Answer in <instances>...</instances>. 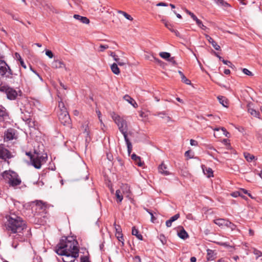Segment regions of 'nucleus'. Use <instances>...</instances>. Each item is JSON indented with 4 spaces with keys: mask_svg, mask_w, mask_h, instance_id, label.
<instances>
[{
    "mask_svg": "<svg viewBox=\"0 0 262 262\" xmlns=\"http://www.w3.org/2000/svg\"><path fill=\"white\" fill-rule=\"evenodd\" d=\"M172 32L174 33L177 36L180 37V34L177 30L173 29V31H172Z\"/></svg>",
    "mask_w": 262,
    "mask_h": 262,
    "instance_id": "obj_62",
    "label": "nucleus"
},
{
    "mask_svg": "<svg viewBox=\"0 0 262 262\" xmlns=\"http://www.w3.org/2000/svg\"><path fill=\"white\" fill-rule=\"evenodd\" d=\"M30 69L41 80H42V78L40 76V75L38 74V73H37L35 71H34L31 67H30Z\"/></svg>",
    "mask_w": 262,
    "mask_h": 262,
    "instance_id": "obj_59",
    "label": "nucleus"
},
{
    "mask_svg": "<svg viewBox=\"0 0 262 262\" xmlns=\"http://www.w3.org/2000/svg\"><path fill=\"white\" fill-rule=\"evenodd\" d=\"M222 62L225 64L227 65L228 67H229L232 69L235 68V66L230 61L222 59Z\"/></svg>",
    "mask_w": 262,
    "mask_h": 262,
    "instance_id": "obj_40",
    "label": "nucleus"
},
{
    "mask_svg": "<svg viewBox=\"0 0 262 262\" xmlns=\"http://www.w3.org/2000/svg\"><path fill=\"white\" fill-rule=\"evenodd\" d=\"M206 38L210 43L216 50H220L221 47L217 43L208 35H205Z\"/></svg>",
    "mask_w": 262,
    "mask_h": 262,
    "instance_id": "obj_17",
    "label": "nucleus"
},
{
    "mask_svg": "<svg viewBox=\"0 0 262 262\" xmlns=\"http://www.w3.org/2000/svg\"><path fill=\"white\" fill-rule=\"evenodd\" d=\"M14 139H16L15 130L13 128L7 129L5 133L4 139L10 141Z\"/></svg>",
    "mask_w": 262,
    "mask_h": 262,
    "instance_id": "obj_11",
    "label": "nucleus"
},
{
    "mask_svg": "<svg viewBox=\"0 0 262 262\" xmlns=\"http://www.w3.org/2000/svg\"><path fill=\"white\" fill-rule=\"evenodd\" d=\"M132 233L133 235L136 236L138 239L140 240H143L142 235L141 234L139 233L138 230L136 229L135 227H133L132 228Z\"/></svg>",
    "mask_w": 262,
    "mask_h": 262,
    "instance_id": "obj_25",
    "label": "nucleus"
},
{
    "mask_svg": "<svg viewBox=\"0 0 262 262\" xmlns=\"http://www.w3.org/2000/svg\"><path fill=\"white\" fill-rule=\"evenodd\" d=\"M157 6H167L168 4L163 2H160L157 4Z\"/></svg>",
    "mask_w": 262,
    "mask_h": 262,
    "instance_id": "obj_60",
    "label": "nucleus"
},
{
    "mask_svg": "<svg viewBox=\"0 0 262 262\" xmlns=\"http://www.w3.org/2000/svg\"><path fill=\"white\" fill-rule=\"evenodd\" d=\"M26 155L29 157L31 164L36 169H40L41 165L47 161V154L35 150L33 154L27 152Z\"/></svg>",
    "mask_w": 262,
    "mask_h": 262,
    "instance_id": "obj_3",
    "label": "nucleus"
},
{
    "mask_svg": "<svg viewBox=\"0 0 262 262\" xmlns=\"http://www.w3.org/2000/svg\"><path fill=\"white\" fill-rule=\"evenodd\" d=\"M81 262H90L88 258L86 256H83L81 257Z\"/></svg>",
    "mask_w": 262,
    "mask_h": 262,
    "instance_id": "obj_55",
    "label": "nucleus"
},
{
    "mask_svg": "<svg viewBox=\"0 0 262 262\" xmlns=\"http://www.w3.org/2000/svg\"><path fill=\"white\" fill-rule=\"evenodd\" d=\"M178 73H179V74L181 76V80L183 82L185 83L186 84H191L190 80L188 79L181 71H179L178 72Z\"/></svg>",
    "mask_w": 262,
    "mask_h": 262,
    "instance_id": "obj_27",
    "label": "nucleus"
},
{
    "mask_svg": "<svg viewBox=\"0 0 262 262\" xmlns=\"http://www.w3.org/2000/svg\"><path fill=\"white\" fill-rule=\"evenodd\" d=\"M116 196L118 200L117 201L121 202L123 200V195L120 189H118L116 191Z\"/></svg>",
    "mask_w": 262,
    "mask_h": 262,
    "instance_id": "obj_33",
    "label": "nucleus"
},
{
    "mask_svg": "<svg viewBox=\"0 0 262 262\" xmlns=\"http://www.w3.org/2000/svg\"><path fill=\"white\" fill-rule=\"evenodd\" d=\"M254 254L257 255V257L262 256V252L257 250H254Z\"/></svg>",
    "mask_w": 262,
    "mask_h": 262,
    "instance_id": "obj_50",
    "label": "nucleus"
},
{
    "mask_svg": "<svg viewBox=\"0 0 262 262\" xmlns=\"http://www.w3.org/2000/svg\"><path fill=\"white\" fill-rule=\"evenodd\" d=\"M23 120H25L27 123H29L31 121V119L29 118L25 117V119L23 118Z\"/></svg>",
    "mask_w": 262,
    "mask_h": 262,
    "instance_id": "obj_64",
    "label": "nucleus"
},
{
    "mask_svg": "<svg viewBox=\"0 0 262 262\" xmlns=\"http://www.w3.org/2000/svg\"><path fill=\"white\" fill-rule=\"evenodd\" d=\"M158 171L162 174L164 176H168L170 174V172L168 171L167 166L162 162L158 167Z\"/></svg>",
    "mask_w": 262,
    "mask_h": 262,
    "instance_id": "obj_13",
    "label": "nucleus"
},
{
    "mask_svg": "<svg viewBox=\"0 0 262 262\" xmlns=\"http://www.w3.org/2000/svg\"><path fill=\"white\" fill-rule=\"evenodd\" d=\"M241 192L239 190L238 191H236V192H233L232 194V195L233 196V197H237V196L238 195H241Z\"/></svg>",
    "mask_w": 262,
    "mask_h": 262,
    "instance_id": "obj_57",
    "label": "nucleus"
},
{
    "mask_svg": "<svg viewBox=\"0 0 262 262\" xmlns=\"http://www.w3.org/2000/svg\"><path fill=\"white\" fill-rule=\"evenodd\" d=\"M124 16L127 19H128L129 20H132L133 19V17L129 14H128L127 13H124Z\"/></svg>",
    "mask_w": 262,
    "mask_h": 262,
    "instance_id": "obj_54",
    "label": "nucleus"
},
{
    "mask_svg": "<svg viewBox=\"0 0 262 262\" xmlns=\"http://www.w3.org/2000/svg\"><path fill=\"white\" fill-rule=\"evenodd\" d=\"M178 235L180 238L183 239H185L188 237V234L187 232L185 230V229L182 227H181L180 230L179 231H178Z\"/></svg>",
    "mask_w": 262,
    "mask_h": 262,
    "instance_id": "obj_21",
    "label": "nucleus"
},
{
    "mask_svg": "<svg viewBox=\"0 0 262 262\" xmlns=\"http://www.w3.org/2000/svg\"><path fill=\"white\" fill-rule=\"evenodd\" d=\"M161 21L169 30L171 32L173 31V25L171 24L164 19H162Z\"/></svg>",
    "mask_w": 262,
    "mask_h": 262,
    "instance_id": "obj_29",
    "label": "nucleus"
},
{
    "mask_svg": "<svg viewBox=\"0 0 262 262\" xmlns=\"http://www.w3.org/2000/svg\"><path fill=\"white\" fill-rule=\"evenodd\" d=\"M111 69L112 71L115 74L118 75L120 74V70L117 63H114L113 64H112V66H111Z\"/></svg>",
    "mask_w": 262,
    "mask_h": 262,
    "instance_id": "obj_26",
    "label": "nucleus"
},
{
    "mask_svg": "<svg viewBox=\"0 0 262 262\" xmlns=\"http://www.w3.org/2000/svg\"><path fill=\"white\" fill-rule=\"evenodd\" d=\"M36 205L40 207V209H43L46 208V203H43L41 201H37L36 202Z\"/></svg>",
    "mask_w": 262,
    "mask_h": 262,
    "instance_id": "obj_38",
    "label": "nucleus"
},
{
    "mask_svg": "<svg viewBox=\"0 0 262 262\" xmlns=\"http://www.w3.org/2000/svg\"><path fill=\"white\" fill-rule=\"evenodd\" d=\"M168 61L171 62L173 64H176V62L173 57H170L168 59Z\"/></svg>",
    "mask_w": 262,
    "mask_h": 262,
    "instance_id": "obj_56",
    "label": "nucleus"
},
{
    "mask_svg": "<svg viewBox=\"0 0 262 262\" xmlns=\"http://www.w3.org/2000/svg\"><path fill=\"white\" fill-rule=\"evenodd\" d=\"M73 17L76 19L80 21V22L83 24H88L90 23L89 19L86 17L82 16L78 14L74 15Z\"/></svg>",
    "mask_w": 262,
    "mask_h": 262,
    "instance_id": "obj_19",
    "label": "nucleus"
},
{
    "mask_svg": "<svg viewBox=\"0 0 262 262\" xmlns=\"http://www.w3.org/2000/svg\"><path fill=\"white\" fill-rule=\"evenodd\" d=\"M214 258V252L212 250L208 249L207 250V259L212 260Z\"/></svg>",
    "mask_w": 262,
    "mask_h": 262,
    "instance_id": "obj_34",
    "label": "nucleus"
},
{
    "mask_svg": "<svg viewBox=\"0 0 262 262\" xmlns=\"http://www.w3.org/2000/svg\"><path fill=\"white\" fill-rule=\"evenodd\" d=\"M213 222L219 227H226L228 220L224 219H217L213 220Z\"/></svg>",
    "mask_w": 262,
    "mask_h": 262,
    "instance_id": "obj_16",
    "label": "nucleus"
},
{
    "mask_svg": "<svg viewBox=\"0 0 262 262\" xmlns=\"http://www.w3.org/2000/svg\"><path fill=\"white\" fill-rule=\"evenodd\" d=\"M124 138L125 141L126 142V144L127 145L128 152L129 154H130L131 151H132V143L129 141V139H128L127 137H125V138Z\"/></svg>",
    "mask_w": 262,
    "mask_h": 262,
    "instance_id": "obj_32",
    "label": "nucleus"
},
{
    "mask_svg": "<svg viewBox=\"0 0 262 262\" xmlns=\"http://www.w3.org/2000/svg\"><path fill=\"white\" fill-rule=\"evenodd\" d=\"M8 117V113H7L6 109L3 106L0 105V121H3L6 119Z\"/></svg>",
    "mask_w": 262,
    "mask_h": 262,
    "instance_id": "obj_15",
    "label": "nucleus"
},
{
    "mask_svg": "<svg viewBox=\"0 0 262 262\" xmlns=\"http://www.w3.org/2000/svg\"><path fill=\"white\" fill-rule=\"evenodd\" d=\"M132 159L134 160L139 166H142L143 164L141 161L140 157L137 156L136 154H133L132 155Z\"/></svg>",
    "mask_w": 262,
    "mask_h": 262,
    "instance_id": "obj_24",
    "label": "nucleus"
},
{
    "mask_svg": "<svg viewBox=\"0 0 262 262\" xmlns=\"http://www.w3.org/2000/svg\"><path fill=\"white\" fill-rule=\"evenodd\" d=\"M81 129L83 134L85 135V138L90 137V128L89 127L88 121H85L81 126ZM87 140V139H86Z\"/></svg>",
    "mask_w": 262,
    "mask_h": 262,
    "instance_id": "obj_12",
    "label": "nucleus"
},
{
    "mask_svg": "<svg viewBox=\"0 0 262 262\" xmlns=\"http://www.w3.org/2000/svg\"><path fill=\"white\" fill-rule=\"evenodd\" d=\"M159 238L163 244H164L166 243V239L163 235H160Z\"/></svg>",
    "mask_w": 262,
    "mask_h": 262,
    "instance_id": "obj_51",
    "label": "nucleus"
},
{
    "mask_svg": "<svg viewBox=\"0 0 262 262\" xmlns=\"http://www.w3.org/2000/svg\"><path fill=\"white\" fill-rule=\"evenodd\" d=\"M46 55L48 56L50 58H52L53 57V54L52 52L50 50H46Z\"/></svg>",
    "mask_w": 262,
    "mask_h": 262,
    "instance_id": "obj_47",
    "label": "nucleus"
},
{
    "mask_svg": "<svg viewBox=\"0 0 262 262\" xmlns=\"http://www.w3.org/2000/svg\"><path fill=\"white\" fill-rule=\"evenodd\" d=\"M226 227L228 228H230L232 230H235L236 228V226L233 223H232L231 222L228 220V223H227Z\"/></svg>",
    "mask_w": 262,
    "mask_h": 262,
    "instance_id": "obj_37",
    "label": "nucleus"
},
{
    "mask_svg": "<svg viewBox=\"0 0 262 262\" xmlns=\"http://www.w3.org/2000/svg\"><path fill=\"white\" fill-rule=\"evenodd\" d=\"M14 58L19 61L20 64L22 67L25 69L27 68L26 65L25 64L23 59L21 58V56L19 53L17 52L15 53Z\"/></svg>",
    "mask_w": 262,
    "mask_h": 262,
    "instance_id": "obj_22",
    "label": "nucleus"
},
{
    "mask_svg": "<svg viewBox=\"0 0 262 262\" xmlns=\"http://www.w3.org/2000/svg\"><path fill=\"white\" fill-rule=\"evenodd\" d=\"M5 223L6 230L9 236L13 240L12 246L16 249L18 245V242H23L26 240L24 232L27 225L25 221L20 216L11 214L7 217Z\"/></svg>",
    "mask_w": 262,
    "mask_h": 262,
    "instance_id": "obj_1",
    "label": "nucleus"
},
{
    "mask_svg": "<svg viewBox=\"0 0 262 262\" xmlns=\"http://www.w3.org/2000/svg\"><path fill=\"white\" fill-rule=\"evenodd\" d=\"M217 99L220 102V103L222 104L224 106L227 107V99L224 97V96H218Z\"/></svg>",
    "mask_w": 262,
    "mask_h": 262,
    "instance_id": "obj_28",
    "label": "nucleus"
},
{
    "mask_svg": "<svg viewBox=\"0 0 262 262\" xmlns=\"http://www.w3.org/2000/svg\"><path fill=\"white\" fill-rule=\"evenodd\" d=\"M248 113H249L251 115L259 118V116L260 115L259 113L257 111H256L255 110L252 108H249L248 110Z\"/></svg>",
    "mask_w": 262,
    "mask_h": 262,
    "instance_id": "obj_31",
    "label": "nucleus"
},
{
    "mask_svg": "<svg viewBox=\"0 0 262 262\" xmlns=\"http://www.w3.org/2000/svg\"><path fill=\"white\" fill-rule=\"evenodd\" d=\"M190 143L191 146H197L198 145V142L193 139L190 140Z\"/></svg>",
    "mask_w": 262,
    "mask_h": 262,
    "instance_id": "obj_49",
    "label": "nucleus"
},
{
    "mask_svg": "<svg viewBox=\"0 0 262 262\" xmlns=\"http://www.w3.org/2000/svg\"><path fill=\"white\" fill-rule=\"evenodd\" d=\"M116 235L119 241L122 242V240L123 239V236L121 233H116Z\"/></svg>",
    "mask_w": 262,
    "mask_h": 262,
    "instance_id": "obj_52",
    "label": "nucleus"
},
{
    "mask_svg": "<svg viewBox=\"0 0 262 262\" xmlns=\"http://www.w3.org/2000/svg\"><path fill=\"white\" fill-rule=\"evenodd\" d=\"M63 256L62 260L63 262H74L75 259L78 257L79 252H74L73 253H65L64 254H59Z\"/></svg>",
    "mask_w": 262,
    "mask_h": 262,
    "instance_id": "obj_9",
    "label": "nucleus"
},
{
    "mask_svg": "<svg viewBox=\"0 0 262 262\" xmlns=\"http://www.w3.org/2000/svg\"><path fill=\"white\" fill-rule=\"evenodd\" d=\"M166 114H166V112L163 111V112H160L156 113L155 115L159 116L161 118H164V117L166 115Z\"/></svg>",
    "mask_w": 262,
    "mask_h": 262,
    "instance_id": "obj_41",
    "label": "nucleus"
},
{
    "mask_svg": "<svg viewBox=\"0 0 262 262\" xmlns=\"http://www.w3.org/2000/svg\"><path fill=\"white\" fill-rule=\"evenodd\" d=\"M0 92L5 93L7 95V98L10 100H15L18 96L22 95L21 91H17L8 85H0Z\"/></svg>",
    "mask_w": 262,
    "mask_h": 262,
    "instance_id": "obj_6",
    "label": "nucleus"
},
{
    "mask_svg": "<svg viewBox=\"0 0 262 262\" xmlns=\"http://www.w3.org/2000/svg\"><path fill=\"white\" fill-rule=\"evenodd\" d=\"M99 48H100L99 50V52H103L105 49H107L108 48V46L101 45L99 47Z\"/></svg>",
    "mask_w": 262,
    "mask_h": 262,
    "instance_id": "obj_44",
    "label": "nucleus"
},
{
    "mask_svg": "<svg viewBox=\"0 0 262 262\" xmlns=\"http://www.w3.org/2000/svg\"><path fill=\"white\" fill-rule=\"evenodd\" d=\"M194 20L195 21L196 24L199 27H200L201 26V25H203L202 21L200 20V19H199L197 17H196V19H194Z\"/></svg>",
    "mask_w": 262,
    "mask_h": 262,
    "instance_id": "obj_53",
    "label": "nucleus"
},
{
    "mask_svg": "<svg viewBox=\"0 0 262 262\" xmlns=\"http://www.w3.org/2000/svg\"><path fill=\"white\" fill-rule=\"evenodd\" d=\"M78 243L73 236L63 237L56 247V252L58 254L79 252Z\"/></svg>",
    "mask_w": 262,
    "mask_h": 262,
    "instance_id": "obj_2",
    "label": "nucleus"
},
{
    "mask_svg": "<svg viewBox=\"0 0 262 262\" xmlns=\"http://www.w3.org/2000/svg\"><path fill=\"white\" fill-rule=\"evenodd\" d=\"M164 118L165 119V121L166 122H169L171 120V118L167 115L165 116Z\"/></svg>",
    "mask_w": 262,
    "mask_h": 262,
    "instance_id": "obj_61",
    "label": "nucleus"
},
{
    "mask_svg": "<svg viewBox=\"0 0 262 262\" xmlns=\"http://www.w3.org/2000/svg\"><path fill=\"white\" fill-rule=\"evenodd\" d=\"M215 1L218 5L225 7L229 6V5L224 0H215Z\"/></svg>",
    "mask_w": 262,
    "mask_h": 262,
    "instance_id": "obj_36",
    "label": "nucleus"
},
{
    "mask_svg": "<svg viewBox=\"0 0 262 262\" xmlns=\"http://www.w3.org/2000/svg\"><path fill=\"white\" fill-rule=\"evenodd\" d=\"M110 55L113 57L114 60L116 61L119 66H122L126 64L127 63V60L120 59L118 58V56H117L115 53L111 52Z\"/></svg>",
    "mask_w": 262,
    "mask_h": 262,
    "instance_id": "obj_14",
    "label": "nucleus"
},
{
    "mask_svg": "<svg viewBox=\"0 0 262 262\" xmlns=\"http://www.w3.org/2000/svg\"><path fill=\"white\" fill-rule=\"evenodd\" d=\"M145 210L151 216V222L154 223L155 221L156 220V218L154 216L153 213L147 209H146Z\"/></svg>",
    "mask_w": 262,
    "mask_h": 262,
    "instance_id": "obj_43",
    "label": "nucleus"
},
{
    "mask_svg": "<svg viewBox=\"0 0 262 262\" xmlns=\"http://www.w3.org/2000/svg\"><path fill=\"white\" fill-rule=\"evenodd\" d=\"M0 75L2 77L8 79L11 83H18V80H15V76L8 64L3 60H0Z\"/></svg>",
    "mask_w": 262,
    "mask_h": 262,
    "instance_id": "obj_4",
    "label": "nucleus"
},
{
    "mask_svg": "<svg viewBox=\"0 0 262 262\" xmlns=\"http://www.w3.org/2000/svg\"><path fill=\"white\" fill-rule=\"evenodd\" d=\"M111 116L115 123L117 125L119 130L123 134L124 138L127 137L128 126L126 121L114 112L111 114Z\"/></svg>",
    "mask_w": 262,
    "mask_h": 262,
    "instance_id": "obj_5",
    "label": "nucleus"
},
{
    "mask_svg": "<svg viewBox=\"0 0 262 262\" xmlns=\"http://www.w3.org/2000/svg\"><path fill=\"white\" fill-rule=\"evenodd\" d=\"M123 99L128 102L129 104H130L132 106H133L135 108L137 107L138 105L135 100L130 97L129 95H125L124 96Z\"/></svg>",
    "mask_w": 262,
    "mask_h": 262,
    "instance_id": "obj_20",
    "label": "nucleus"
},
{
    "mask_svg": "<svg viewBox=\"0 0 262 262\" xmlns=\"http://www.w3.org/2000/svg\"><path fill=\"white\" fill-rule=\"evenodd\" d=\"M159 55L163 59H166L167 60H168V59L169 58V57H170V54L169 53H168V52H161L159 54Z\"/></svg>",
    "mask_w": 262,
    "mask_h": 262,
    "instance_id": "obj_35",
    "label": "nucleus"
},
{
    "mask_svg": "<svg viewBox=\"0 0 262 262\" xmlns=\"http://www.w3.org/2000/svg\"><path fill=\"white\" fill-rule=\"evenodd\" d=\"M3 177L9 180V184L12 187L18 186L21 184V181L18 174L12 171H5L3 173Z\"/></svg>",
    "mask_w": 262,
    "mask_h": 262,
    "instance_id": "obj_7",
    "label": "nucleus"
},
{
    "mask_svg": "<svg viewBox=\"0 0 262 262\" xmlns=\"http://www.w3.org/2000/svg\"><path fill=\"white\" fill-rule=\"evenodd\" d=\"M64 63L62 61L59 60H54L52 62V67L54 69H60L63 68Z\"/></svg>",
    "mask_w": 262,
    "mask_h": 262,
    "instance_id": "obj_18",
    "label": "nucleus"
},
{
    "mask_svg": "<svg viewBox=\"0 0 262 262\" xmlns=\"http://www.w3.org/2000/svg\"><path fill=\"white\" fill-rule=\"evenodd\" d=\"M186 12L189 14L191 17L194 20V19H196V16L192 12H191L190 11H189V10L186 9L185 10Z\"/></svg>",
    "mask_w": 262,
    "mask_h": 262,
    "instance_id": "obj_46",
    "label": "nucleus"
},
{
    "mask_svg": "<svg viewBox=\"0 0 262 262\" xmlns=\"http://www.w3.org/2000/svg\"><path fill=\"white\" fill-rule=\"evenodd\" d=\"M172 222L170 221V220H168L167 221H166V226L167 227H170L171 226V224H172Z\"/></svg>",
    "mask_w": 262,
    "mask_h": 262,
    "instance_id": "obj_58",
    "label": "nucleus"
},
{
    "mask_svg": "<svg viewBox=\"0 0 262 262\" xmlns=\"http://www.w3.org/2000/svg\"><path fill=\"white\" fill-rule=\"evenodd\" d=\"M242 70L245 74L248 75V76H253L252 73L251 71H250L249 70H248L247 69L243 68V69H242Z\"/></svg>",
    "mask_w": 262,
    "mask_h": 262,
    "instance_id": "obj_42",
    "label": "nucleus"
},
{
    "mask_svg": "<svg viewBox=\"0 0 262 262\" xmlns=\"http://www.w3.org/2000/svg\"><path fill=\"white\" fill-rule=\"evenodd\" d=\"M244 156L248 162H251L255 158V157L253 155H251L248 152H244Z\"/></svg>",
    "mask_w": 262,
    "mask_h": 262,
    "instance_id": "obj_30",
    "label": "nucleus"
},
{
    "mask_svg": "<svg viewBox=\"0 0 262 262\" xmlns=\"http://www.w3.org/2000/svg\"><path fill=\"white\" fill-rule=\"evenodd\" d=\"M221 129L223 131V134L227 137H229L230 133L227 131L225 128L221 127Z\"/></svg>",
    "mask_w": 262,
    "mask_h": 262,
    "instance_id": "obj_48",
    "label": "nucleus"
},
{
    "mask_svg": "<svg viewBox=\"0 0 262 262\" xmlns=\"http://www.w3.org/2000/svg\"><path fill=\"white\" fill-rule=\"evenodd\" d=\"M58 107L59 108V110H60L59 112L67 111V109L65 107L64 104L62 101L59 102Z\"/></svg>",
    "mask_w": 262,
    "mask_h": 262,
    "instance_id": "obj_39",
    "label": "nucleus"
},
{
    "mask_svg": "<svg viewBox=\"0 0 262 262\" xmlns=\"http://www.w3.org/2000/svg\"><path fill=\"white\" fill-rule=\"evenodd\" d=\"M239 191L242 192L243 193H244V194H247L248 193V191L244 188H241L239 189Z\"/></svg>",
    "mask_w": 262,
    "mask_h": 262,
    "instance_id": "obj_63",
    "label": "nucleus"
},
{
    "mask_svg": "<svg viewBox=\"0 0 262 262\" xmlns=\"http://www.w3.org/2000/svg\"><path fill=\"white\" fill-rule=\"evenodd\" d=\"M203 170L205 175L207 176L208 178H210L213 177V170L211 168L205 167L203 168Z\"/></svg>",
    "mask_w": 262,
    "mask_h": 262,
    "instance_id": "obj_23",
    "label": "nucleus"
},
{
    "mask_svg": "<svg viewBox=\"0 0 262 262\" xmlns=\"http://www.w3.org/2000/svg\"><path fill=\"white\" fill-rule=\"evenodd\" d=\"M58 118L61 123L64 125L70 124L71 119L67 111L59 112Z\"/></svg>",
    "mask_w": 262,
    "mask_h": 262,
    "instance_id": "obj_8",
    "label": "nucleus"
},
{
    "mask_svg": "<svg viewBox=\"0 0 262 262\" xmlns=\"http://www.w3.org/2000/svg\"><path fill=\"white\" fill-rule=\"evenodd\" d=\"M11 158L10 151L3 144H0V158L6 160Z\"/></svg>",
    "mask_w": 262,
    "mask_h": 262,
    "instance_id": "obj_10",
    "label": "nucleus"
},
{
    "mask_svg": "<svg viewBox=\"0 0 262 262\" xmlns=\"http://www.w3.org/2000/svg\"><path fill=\"white\" fill-rule=\"evenodd\" d=\"M179 217H180V214L177 213V214H175L174 215H173V216H172L171 217H170V220L172 222H173L176 221L177 220H178Z\"/></svg>",
    "mask_w": 262,
    "mask_h": 262,
    "instance_id": "obj_45",
    "label": "nucleus"
}]
</instances>
